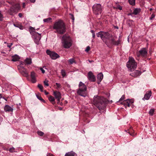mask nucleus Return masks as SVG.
Instances as JSON below:
<instances>
[{
    "label": "nucleus",
    "instance_id": "nucleus-24",
    "mask_svg": "<svg viewBox=\"0 0 156 156\" xmlns=\"http://www.w3.org/2000/svg\"><path fill=\"white\" fill-rule=\"evenodd\" d=\"M75 154V153L74 152L71 151L66 153L65 156H74Z\"/></svg>",
    "mask_w": 156,
    "mask_h": 156
},
{
    "label": "nucleus",
    "instance_id": "nucleus-6",
    "mask_svg": "<svg viewBox=\"0 0 156 156\" xmlns=\"http://www.w3.org/2000/svg\"><path fill=\"white\" fill-rule=\"evenodd\" d=\"M126 66L129 70L133 71L136 69L137 64L133 58L130 57Z\"/></svg>",
    "mask_w": 156,
    "mask_h": 156
},
{
    "label": "nucleus",
    "instance_id": "nucleus-4",
    "mask_svg": "<svg viewBox=\"0 0 156 156\" xmlns=\"http://www.w3.org/2000/svg\"><path fill=\"white\" fill-rule=\"evenodd\" d=\"M35 30L34 28L31 27H30V33L34 37V42L37 44H38L41 37V34L35 32Z\"/></svg>",
    "mask_w": 156,
    "mask_h": 156
},
{
    "label": "nucleus",
    "instance_id": "nucleus-52",
    "mask_svg": "<svg viewBox=\"0 0 156 156\" xmlns=\"http://www.w3.org/2000/svg\"><path fill=\"white\" fill-rule=\"evenodd\" d=\"M91 33L92 34H94V33H95L94 32V31L93 30H91Z\"/></svg>",
    "mask_w": 156,
    "mask_h": 156
},
{
    "label": "nucleus",
    "instance_id": "nucleus-9",
    "mask_svg": "<svg viewBox=\"0 0 156 156\" xmlns=\"http://www.w3.org/2000/svg\"><path fill=\"white\" fill-rule=\"evenodd\" d=\"M46 53L53 59H55L59 57V55L57 53L51 51L49 50H47Z\"/></svg>",
    "mask_w": 156,
    "mask_h": 156
},
{
    "label": "nucleus",
    "instance_id": "nucleus-19",
    "mask_svg": "<svg viewBox=\"0 0 156 156\" xmlns=\"http://www.w3.org/2000/svg\"><path fill=\"white\" fill-rule=\"evenodd\" d=\"M4 109L5 111L6 112H12L13 111V108L10 106L9 105H6L5 106L4 108Z\"/></svg>",
    "mask_w": 156,
    "mask_h": 156
},
{
    "label": "nucleus",
    "instance_id": "nucleus-40",
    "mask_svg": "<svg viewBox=\"0 0 156 156\" xmlns=\"http://www.w3.org/2000/svg\"><path fill=\"white\" fill-rule=\"evenodd\" d=\"M48 81L47 80H45L44 82V84L45 85L48 86H49V84L48 83Z\"/></svg>",
    "mask_w": 156,
    "mask_h": 156
},
{
    "label": "nucleus",
    "instance_id": "nucleus-7",
    "mask_svg": "<svg viewBox=\"0 0 156 156\" xmlns=\"http://www.w3.org/2000/svg\"><path fill=\"white\" fill-rule=\"evenodd\" d=\"M20 5L18 4L12 5L8 10V12L11 15H12L14 13H17L20 9Z\"/></svg>",
    "mask_w": 156,
    "mask_h": 156
},
{
    "label": "nucleus",
    "instance_id": "nucleus-53",
    "mask_svg": "<svg viewBox=\"0 0 156 156\" xmlns=\"http://www.w3.org/2000/svg\"><path fill=\"white\" fill-rule=\"evenodd\" d=\"M30 1L32 2H35V0H30Z\"/></svg>",
    "mask_w": 156,
    "mask_h": 156
},
{
    "label": "nucleus",
    "instance_id": "nucleus-58",
    "mask_svg": "<svg viewBox=\"0 0 156 156\" xmlns=\"http://www.w3.org/2000/svg\"><path fill=\"white\" fill-rule=\"evenodd\" d=\"M24 7H25V3H23V7L24 8Z\"/></svg>",
    "mask_w": 156,
    "mask_h": 156
},
{
    "label": "nucleus",
    "instance_id": "nucleus-50",
    "mask_svg": "<svg viewBox=\"0 0 156 156\" xmlns=\"http://www.w3.org/2000/svg\"><path fill=\"white\" fill-rule=\"evenodd\" d=\"M57 103H58V104H59L61 105H62V102H60L59 101H58Z\"/></svg>",
    "mask_w": 156,
    "mask_h": 156
},
{
    "label": "nucleus",
    "instance_id": "nucleus-13",
    "mask_svg": "<svg viewBox=\"0 0 156 156\" xmlns=\"http://www.w3.org/2000/svg\"><path fill=\"white\" fill-rule=\"evenodd\" d=\"M133 101L132 100L127 99L126 100L122 102H121V104H123L126 108L127 107H129L130 106V104L133 103Z\"/></svg>",
    "mask_w": 156,
    "mask_h": 156
},
{
    "label": "nucleus",
    "instance_id": "nucleus-59",
    "mask_svg": "<svg viewBox=\"0 0 156 156\" xmlns=\"http://www.w3.org/2000/svg\"><path fill=\"white\" fill-rule=\"evenodd\" d=\"M38 30V29H36V30Z\"/></svg>",
    "mask_w": 156,
    "mask_h": 156
},
{
    "label": "nucleus",
    "instance_id": "nucleus-27",
    "mask_svg": "<svg viewBox=\"0 0 156 156\" xmlns=\"http://www.w3.org/2000/svg\"><path fill=\"white\" fill-rule=\"evenodd\" d=\"M68 62H69L70 64H72L73 63H76L75 59L73 58L69 59L68 60Z\"/></svg>",
    "mask_w": 156,
    "mask_h": 156
},
{
    "label": "nucleus",
    "instance_id": "nucleus-1",
    "mask_svg": "<svg viewBox=\"0 0 156 156\" xmlns=\"http://www.w3.org/2000/svg\"><path fill=\"white\" fill-rule=\"evenodd\" d=\"M107 103L106 99L103 97L97 96L94 98V104L99 110L104 109Z\"/></svg>",
    "mask_w": 156,
    "mask_h": 156
},
{
    "label": "nucleus",
    "instance_id": "nucleus-32",
    "mask_svg": "<svg viewBox=\"0 0 156 156\" xmlns=\"http://www.w3.org/2000/svg\"><path fill=\"white\" fill-rule=\"evenodd\" d=\"M37 87L40 89L41 92L43 91V87L41 85L38 84L37 85Z\"/></svg>",
    "mask_w": 156,
    "mask_h": 156
},
{
    "label": "nucleus",
    "instance_id": "nucleus-49",
    "mask_svg": "<svg viewBox=\"0 0 156 156\" xmlns=\"http://www.w3.org/2000/svg\"><path fill=\"white\" fill-rule=\"evenodd\" d=\"M44 93H45V94H46V95H47L48 94H49V93L48 92H47L45 90L44 91Z\"/></svg>",
    "mask_w": 156,
    "mask_h": 156
},
{
    "label": "nucleus",
    "instance_id": "nucleus-30",
    "mask_svg": "<svg viewBox=\"0 0 156 156\" xmlns=\"http://www.w3.org/2000/svg\"><path fill=\"white\" fill-rule=\"evenodd\" d=\"M135 0H129V4L132 5H135Z\"/></svg>",
    "mask_w": 156,
    "mask_h": 156
},
{
    "label": "nucleus",
    "instance_id": "nucleus-51",
    "mask_svg": "<svg viewBox=\"0 0 156 156\" xmlns=\"http://www.w3.org/2000/svg\"><path fill=\"white\" fill-rule=\"evenodd\" d=\"M95 33H94L93 34H92V37H93V38H95Z\"/></svg>",
    "mask_w": 156,
    "mask_h": 156
},
{
    "label": "nucleus",
    "instance_id": "nucleus-3",
    "mask_svg": "<svg viewBox=\"0 0 156 156\" xmlns=\"http://www.w3.org/2000/svg\"><path fill=\"white\" fill-rule=\"evenodd\" d=\"M61 42L62 45L65 48H69L72 46V41L70 37L66 34L62 37Z\"/></svg>",
    "mask_w": 156,
    "mask_h": 156
},
{
    "label": "nucleus",
    "instance_id": "nucleus-15",
    "mask_svg": "<svg viewBox=\"0 0 156 156\" xmlns=\"http://www.w3.org/2000/svg\"><path fill=\"white\" fill-rule=\"evenodd\" d=\"M37 75L35 73L34 71L32 72L31 73L30 77L32 83H34L36 82V77Z\"/></svg>",
    "mask_w": 156,
    "mask_h": 156
},
{
    "label": "nucleus",
    "instance_id": "nucleus-28",
    "mask_svg": "<svg viewBox=\"0 0 156 156\" xmlns=\"http://www.w3.org/2000/svg\"><path fill=\"white\" fill-rule=\"evenodd\" d=\"M140 11V9H136L133 12V13L135 15H136L138 14Z\"/></svg>",
    "mask_w": 156,
    "mask_h": 156
},
{
    "label": "nucleus",
    "instance_id": "nucleus-10",
    "mask_svg": "<svg viewBox=\"0 0 156 156\" xmlns=\"http://www.w3.org/2000/svg\"><path fill=\"white\" fill-rule=\"evenodd\" d=\"M147 54V50L145 48H144L140 50L137 53V55L138 57L141 56L143 57L146 56Z\"/></svg>",
    "mask_w": 156,
    "mask_h": 156
},
{
    "label": "nucleus",
    "instance_id": "nucleus-57",
    "mask_svg": "<svg viewBox=\"0 0 156 156\" xmlns=\"http://www.w3.org/2000/svg\"><path fill=\"white\" fill-rule=\"evenodd\" d=\"M152 10V8H150V11H151Z\"/></svg>",
    "mask_w": 156,
    "mask_h": 156
},
{
    "label": "nucleus",
    "instance_id": "nucleus-22",
    "mask_svg": "<svg viewBox=\"0 0 156 156\" xmlns=\"http://www.w3.org/2000/svg\"><path fill=\"white\" fill-rule=\"evenodd\" d=\"M25 65H29L31 64L32 62L31 59L30 58H27L24 60Z\"/></svg>",
    "mask_w": 156,
    "mask_h": 156
},
{
    "label": "nucleus",
    "instance_id": "nucleus-2",
    "mask_svg": "<svg viewBox=\"0 0 156 156\" xmlns=\"http://www.w3.org/2000/svg\"><path fill=\"white\" fill-rule=\"evenodd\" d=\"M53 29L55 30V33L62 34L66 31V27L63 22L61 20H59L55 22L53 27Z\"/></svg>",
    "mask_w": 156,
    "mask_h": 156
},
{
    "label": "nucleus",
    "instance_id": "nucleus-31",
    "mask_svg": "<svg viewBox=\"0 0 156 156\" xmlns=\"http://www.w3.org/2000/svg\"><path fill=\"white\" fill-rule=\"evenodd\" d=\"M154 112V109H151L150 110L149 112V114L151 115H152Z\"/></svg>",
    "mask_w": 156,
    "mask_h": 156
},
{
    "label": "nucleus",
    "instance_id": "nucleus-42",
    "mask_svg": "<svg viewBox=\"0 0 156 156\" xmlns=\"http://www.w3.org/2000/svg\"><path fill=\"white\" fill-rule=\"evenodd\" d=\"M155 17V15L153 14L151 15V17L150 18V20H152Z\"/></svg>",
    "mask_w": 156,
    "mask_h": 156
},
{
    "label": "nucleus",
    "instance_id": "nucleus-36",
    "mask_svg": "<svg viewBox=\"0 0 156 156\" xmlns=\"http://www.w3.org/2000/svg\"><path fill=\"white\" fill-rule=\"evenodd\" d=\"M61 72L63 77H64L66 76V73L65 71L63 70H62Z\"/></svg>",
    "mask_w": 156,
    "mask_h": 156
},
{
    "label": "nucleus",
    "instance_id": "nucleus-16",
    "mask_svg": "<svg viewBox=\"0 0 156 156\" xmlns=\"http://www.w3.org/2000/svg\"><path fill=\"white\" fill-rule=\"evenodd\" d=\"M53 95L55 96V98H56L58 101H60L61 98V94L59 91H55L53 92Z\"/></svg>",
    "mask_w": 156,
    "mask_h": 156
},
{
    "label": "nucleus",
    "instance_id": "nucleus-45",
    "mask_svg": "<svg viewBox=\"0 0 156 156\" xmlns=\"http://www.w3.org/2000/svg\"><path fill=\"white\" fill-rule=\"evenodd\" d=\"M18 16L20 17L21 18L22 16L23 15L21 13H19Z\"/></svg>",
    "mask_w": 156,
    "mask_h": 156
},
{
    "label": "nucleus",
    "instance_id": "nucleus-55",
    "mask_svg": "<svg viewBox=\"0 0 156 156\" xmlns=\"http://www.w3.org/2000/svg\"><path fill=\"white\" fill-rule=\"evenodd\" d=\"M12 45V44H11V45H8V47H9V48H10V47L11 46V45Z\"/></svg>",
    "mask_w": 156,
    "mask_h": 156
},
{
    "label": "nucleus",
    "instance_id": "nucleus-8",
    "mask_svg": "<svg viewBox=\"0 0 156 156\" xmlns=\"http://www.w3.org/2000/svg\"><path fill=\"white\" fill-rule=\"evenodd\" d=\"M103 39L102 40L104 41H105V39H106L109 41L110 42L112 41V39L113 38L111 34L107 32H103Z\"/></svg>",
    "mask_w": 156,
    "mask_h": 156
},
{
    "label": "nucleus",
    "instance_id": "nucleus-44",
    "mask_svg": "<svg viewBox=\"0 0 156 156\" xmlns=\"http://www.w3.org/2000/svg\"><path fill=\"white\" fill-rule=\"evenodd\" d=\"M40 69L42 73H45V70L42 68L41 67L40 68Z\"/></svg>",
    "mask_w": 156,
    "mask_h": 156
},
{
    "label": "nucleus",
    "instance_id": "nucleus-60",
    "mask_svg": "<svg viewBox=\"0 0 156 156\" xmlns=\"http://www.w3.org/2000/svg\"><path fill=\"white\" fill-rule=\"evenodd\" d=\"M14 26H15V24H14Z\"/></svg>",
    "mask_w": 156,
    "mask_h": 156
},
{
    "label": "nucleus",
    "instance_id": "nucleus-11",
    "mask_svg": "<svg viewBox=\"0 0 156 156\" xmlns=\"http://www.w3.org/2000/svg\"><path fill=\"white\" fill-rule=\"evenodd\" d=\"M93 9L94 11L96 12L97 14L101 13V5L99 4H94L93 7Z\"/></svg>",
    "mask_w": 156,
    "mask_h": 156
},
{
    "label": "nucleus",
    "instance_id": "nucleus-61",
    "mask_svg": "<svg viewBox=\"0 0 156 156\" xmlns=\"http://www.w3.org/2000/svg\"><path fill=\"white\" fill-rule=\"evenodd\" d=\"M1 94H0V96H1Z\"/></svg>",
    "mask_w": 156,
    "mask_h": 156
},
{
    "label": "nucleus",
    "instance_id": "nucleus-14",
    "mask_svg": "<svg viewBox=\"0 0 156 156\" xmlns=\"http://www.w3.org/2000/svg\"><path fill=\"white\" fill-rule=\"evenodd\" d=\"M87 77L88 79L91 81L94 82L95 81V77L91 72H89L88 73Z\"/></svg>",
    "mask_w": 156,
    "mask_h": 156
},
{
    "label": "nucleus",
    "instance_id": "nucleus-21",
    "mask_svg": "<svg viewBox=\"0 0 156 156\" xmlns=\"http://www.w3.org/2000/svg\"><path fill=\"white\" fill-rule=\"evenodd\" d=\"M103 74L101 73L98 74L97 76V79L99 82H98V84L101 81L103 78Z\"/></svg>",
    "mask_w": 156,
    "mask_h": 156
},
{
    "label": "nucleus",
    "instance_id": "nucleus-26",
    "mask_svg": "<svg viewBox=\"0 0 156 156\" xmlns=\"http://www.w3.org/2000/svg\"><path fill=\"white\" fill-rule=\"evenodd\" d=\"M103 32L101 31L96 34V35L98 37H101V38L102 40L103 39Z\"/></svg>",
    "mask_w": 156,
    "mask_h": 156
},
{
    "label": "nucleus",
    "instance_id": "nucleus-39",
    "mask_svg": "<svg viewBox=\"0 0 156 156\" xmlns=\"http://www.w3.org/2000/svg\"><path fill=\"white\" fill-rule=\"evenodd\" d=\"M125 99V96L124 95H123L122 97H121V98L119 100V101L117 102V103H119V102L120 101H121L122 100H123L124 99Z\"/></svg>",
    "mask_w": 156,
    "mask_h": 156
},
{
    "label": "nucleus",
    "instance_id": "nucleus-54",
    "mask_svg": "<svg viewBox=\"0 0 156 156\" xmlns=\"http://www.w3.org/2000/svg\"><path fill=\"white\" fill-rule=\"evenodd\" d=\"M2 98H3L4 99H5V101H7V99L6 98H5L3 97Z\"/></svg>",
    "mask_w": 156,
    "mask_h": 156
},
{
    "label": "nucleus",
    "instance_id": "nucleus-17",
    "mask_svg": "<svg viewBox=\"0 0 156 156\" xmlns=\"http://www.w3.org/2000/svg\"><path fill=\"white\" fill-rule=\"evenodd\" d=\"M151 95V91H148L145 94L144 98H143V100H149Z\"/></svg>",
    "mask_w": 156,
    "mask_h": 156
},
{
    "label": "nucleus",
    "instance_id": "nucleus-56",
    "mask_svg": "<svg viewBox=\"0 0 156 156\" xmlns=\"http://www.w3.org/2000/svg\"><path fill=\"white\" fill-rule=\"evenodd\" d=\"M89 62H93V61H90V60H89Z\"/></svg>",
    "mask_w": 156,
    "mask_h": 156
},
{
    "label": "nucleus",
    "instance_id": "nucleus-37",
    "mask_svg": "<svg viewBox=\"0 0 156 156\" xmlns=\"http://www.w3.org/2000/svg\"><path fill=\"white\" fill-rule=\"evenodd\" d=\"M37 134L40 136H42L44 135V133L41 131H38L37 132Z\"/></svg>",
    "mask_w": 156,
    "mask_h": 156
},
{
    "label": "nucleus",
    "instance_id": "nucleus-35",
    "mask_svg": "<svg viewBox=\"0 0 156 156\" xmlns=\"http://www.w3.org/2000/svg\"><path fill=\"white\" fill-rule=\"evenodd\" d=\"M4 18L3 15L2 14L1 12L0 11V21H2Z\"/></svg>",
    "mask_w": 156,
    "mask_h": 156
},
{
    "label": "nucleus",
    "instance_id": "nucleus-12",
    "mask_svg": "<svg viewBox=\"0 0 156 156\" xmlns=\"http://www.w3.org/2000/svg\"><path fill=\"white\" fill-rule=\"evenodd\" d=\"M19 70L20 73L24 76L28 77V73L27 70L23 67H20L18 68Z\"/></svg>",
    "mask_w": 156,
    "mask_h": 156
},
{
    "label": "nucleus",
    "instance_id": "nucleus-5",
    "mask_svg": "<svg viewBox=\"0 0 156 156\" xmlns=\"http://www.w3.org/2000/svg\"><path fill=\"white\" fill-rule=\"evenodd\" d=\"M79 89L78 90V94L81 96L85 97L87 96V87L85 84L80 82L79 84Z\"/></svg>",
    "mask_w": 156,
    "mask_h": 156
},
{
    "label": "nucleus",
    "instance_id": "nucleus-47",
    "mask_svg": "<svg viewBox=\"0 0 156 156\" xmlns=\"http://www.w3.org/2000/svg\"><path fill=\"white\" fill-rule=\"evenodd\" d=\"M24 64H25V62L24 61V62H21L20 64H21L22 65H23Z\"/></svg>",
    "mask_w": 156,
    "mask_h": 156
},
{
    "label": "nucleus",
    "instance_id": "nucleus-18",
    "mask_svg": "<svg viewBox=\"0 0 156 156\" xmlns=\"http://www.w3.org/2000/svg\"><path fill=\"white\" fill-rule=\"evenodd\" d=\"M140 74L141 73L140 71L136 70L134 72L130 73V75L134 77H136L140 75Z\"/></svg>",
    "mask_w": 156,
    "mask_h": 156
},
{
    "label": "nucleus",
    "instance_id": "nucleus-20",
    "mask_svg": "<svg viewBox=\"0 0 156 156\" xmlns=\"http://www.w3.org/2000/svg\"><path fill=\"white\" fill-rule=\"evenodd\" d=\"M115 39L113 38V39H112V41L111 42V43L112 44L115 45H118L120 44V43L121 41L120 39H119L118 41H115Z\"/></svg>",
    "mask_w": 156,
    "mask_h": 156
},
{
    "label": "nucleus",
    "instance_id": "nucleus-38",
    "mask_svg": "<svg viewBox=\"0 0 156 156\" xmlns=\"http://www.w3.org/2000/svg\"><path fill=\"white\" fill-rule=\"evenodd\" d=\"M37 98L40 100H41V101H42L44 102H45L44 100L43 99H42L41 96H38V95H37Z\"/></svg>",
    "mask_w": 156,
    "mask_h": 156
},
{
    "label": "nucleus",
    "instance_id": "nucleus-25",
    "mask_svg": "<svg viewBox=\"0 0 156 156\" xmlns=\"http://www.w3.org/2000/svg\"><path fill=\"white\" fill-rule=\"evenodd\" d=\"M48 99L52 103L54 104L55 103V99L54 98L51 96H50L48 97Z\"/></svg>",
    "mask_w": 156,
    "mask_h": 156
},
{
    "label": "nucleus",
    "instance_id": "nucleus-33",
    "mask_svg": "<svg viewBox=\"0 0 156 156\" xmlns=\"http://www.w3.org/2000/svg\"><path fill=\"white\" fill-rule=\"evenodd\" d=\"M9 151L11 153L14 152H15L16 151H15V149L14 147H12V148H10L9 150Z\"/></svg>",
    "mask_w": 156,
    "mask_h": 156
},
{
    "label": "nucleus",
    "instance_id": "nucleus-48",
    "mask_svg": "<svg viewBox=\"0 0 156 156\" xmlns=\"http://www.w3.org/2000/svg\"><path fill=\"white\" fill-rule=\"evenodd\" d=\"M47 156H53L52 154H47Z\"/></svg>",
    "mask_w": 156,
    "mask_h": 156
},
{
    "label": "nucleus",
    "instance_id": "nucleus-41",
    "mask_svg": "<svg viewBox=\"0 0 156 156\" xmlns=\"http://www.w3.org/2000/svg\"><path fill=\"white\" fill-rule=\"evenodd\" d=\"M90 49V48L89 46H87L86 48V49L85 50V51L86 52H87Z\"/></svg>",
    "mask_w": 156,
    "mask_h": 156
},
{
    "label": "nucleus",
    "instance_id": "nucleus-34",
    "mask_svg": "<svg viewBox=\"0 0 156 156\" xmlns=\"http://www.w3.org/2000/svg\"><path fill=\"white\" fill-rule=\"evenodd\" d=\"M55 84L57 87H56V89L59 88L61 87V85L60 83H56Z\"/></svg>",
    "mask_w": 156,
    "mask_h": 156
},
{
    "label": "nucleus",
    "instance_id": "nucleus-29",
    "mask_svg": "<svg viewBox=\"0 0 156 156\" xmlns=\"http://www.w3.org/2000/svg\"><path fill=\"white\" fill-rule=\"evenodd\" d=\"M52 19L51 18L49 17L48 18L44 19L43 20L44 22L48 23L51 21Z\"/></svg>",
    "mask_w": 156,
    "mask_h": 156
},
{
    "label": "nucleus",
    "instance_id": "nucleus-43",
    "mask_svg": "<svg viewBox=\"0 0 156 156\" xmlns=\"http://www.w3.org/2000/svg\"><path fill=\"white\" fill-rule=\"evenodd\" d=\"M117 8L120 10H121L122 9V7L119 5H118L117 6Z\"/></svg>",
    "mask_w": 156,
    "mask_h": 156
},
{
    "label": "nucleus",
    "instance_id": "nucleus-23",
    "mask_svg": "<svg viewBox=\"0 0 156 156\" xmlns=\"http://www.w3.org/2000/svg\"><path fill=\"white\" fill-rule=\"evenodd\" d=\"M20 58L18 55H15L12 57V61L14 62H16L18 61Z\"/></svg>",
    "mask_w": 156,
    "mask_h": 156
},
{
    "label": "nucleus",
    "instance_id": "nucleus-46",
    "mask_svg": "<svg viewBox=\"0 0 156 156\" xmlns=\"http://www.w3.org/2000/svg\"><path fill=\"white\" fill-rule=\"evenodd\" d=\"M71 15L72 16V17H71V19H72L73 20H74V16H73V15H72V14H71Z\"/></svg>",
    "mask_w": 156,
    "mask_h": 156
}]
</instances>
